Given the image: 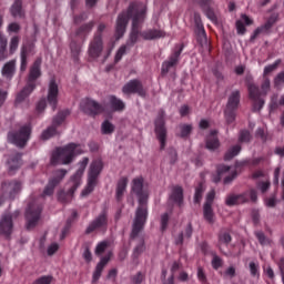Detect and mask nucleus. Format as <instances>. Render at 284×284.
<instances>
[{
	"label": "nucleus",
	"mask_w": 284,
	"mask_h": 284,
	"mask_svg": "<svg viewBox=\"0 0 284 284\" xmlns=\"http://www.w3.org/2000/svg\"><path fill=\"white\" fill-rule=\"evenodd\" d=\"M132 19V31L130 34V39L128 45H134L139 38L142 37L145 41H154V39H163L165 33L160 29H149L142 33H139V28H141V23L145 21V7L132 4L129 7L128 11L119 14L116 24H115V36L116 39H121L125 34V28H128V21Z\"/></svg>",
	"instance_id": "nucleus-1"
},
{
	"label": "nucleus",
	"mask_w": 284,
	"mask_h": 284,
	"mask_svg": "<svg viewBox=\"0 0 284 284\" xmlns=\"http://www.w3.org/2000/svg\"><path fill=\"white\" fill-rule=\"evenodd\" d=\"M132 192L138 196L139 207L135 212V219L133 221V229L131 236L136 239L148 221V196H150V191L143 185V178H136L133 180Z\"/></svg>",
	"instance_id": "nucleus-2"
},
{
	"label": "nucleus",
	"mask_w": 284,
	"mask_h": 284,
	"mask_svg": "<svg viewBox=\"0 0 284 284\" xmlns=\"http://www.w3.org/2000/svg\"><path fill=\"white\" fill-rule=\"evenodd\" d=\"M83 154V145L81 144H68L63 148L57 149L51 155L52 165H70L74 161V156Z\"/></svg>",
	"instance_id": "nucleus-3"
},
{
	"label": "nucleus",
	"mask_w": 284,
	"mask_h": 284,
	"mask_svg": "<svg viewBox=\"0 0 284 284\" xmlns=\"http://www.w3.org/2000/svg\"><path fill=\"white\" fill-rule=\"evenodd\" d=\"M88 163H90V159L83 158L79 163H78V169L77 172L71 176L69 181V192L67 193H60L58 199L60 201H68V199H72V195L74 192H77V189L81 186L82 180L83 179V173L85 172V168H88Z\"/></svg>",
	"instance_id": "nucleus-4"
},
{
	"label": "nucleus",
	"mask_w": 284,
	"mask_h": 284,
	"mask_svg": "<svg viewBox=\"0 0 284 284\" xmlns=\"http://www.w3.org/2000/svg\"><path fill=\"white\" fill-rule=\"evenodd\" d=\"M101 172H103V162L101 160L92 161L88 170L87 186L81 192V196H89V194L94 192V189L99 183Z\"/></svg>",
	"instance_id": "nucleus-5"
},
{
	"label": "nucleus",
	"mask_w": 284,
	"mask_h": 284,
	"mask_svg": "<svg viewBox=\"0 0 284 284\" xmlns=\"http://www.w3.org/2000/svg\"><path fill=\"white\" fill-rule=\"evenodd\" d=\"M270 92V79L264 78L262 85H261V92L258 91V87L254 83L248 84V93L250 98L253 101V108L254 110H261L263 108V104L265 103L261 97L263 94H267Z\"/></svg>",
	"instance_id": "nucleus-6"
},
{
	"label": "nucleus",
	"mask_w": 284,
	"mask_h": 284,
	"mask_svg": "<svg viewBox=\"0 0 284 284\" xmlns=\"http://www.w3.org/2000/svg\"><path fill=\"white\" fill-rule=\"evenodd\" d=\"M41 77V60H37L33 65L31 67L30 74H29V83L28 85L18 94L17 102L21 103V101H24L27 97H30L32 94V91L34 90V82L37 79Z\"/></svg>",
	"instance_id": "nucleus-7"
},
{
	"label": "nucleus",
	"mask_w": 284,
	"mask_h": 284,
	"mask_svg": "<svg viewBox=\"0 0 284 284\" xmlns=\"http://www.w3.org/2000/svg\"><path fill=\"white\" fill-rule=\"evenodd\" d=\"M39 219H41V203L37 200H31L26 211L27 230L37 227Z\"/></svg>",
	"instance_id": "nucleus-8"
},
{
	"label": "nucleus",
	"mask_w": 284,
	"mask_h": 284,
	"mask_svg": "<svg viewBox=\"0 0 284 284\" xmlns=\"http://www.w3.org/2000/svg\"><path fill=\"white\" fill-rule=\"evenodd\" d=\"M256 200H257L256 190L250 189L248 191L241 194L227 195L225 199V204L229 205V207H232L234 205H241L243 203H247V201H252L253 203H256Z\"/></svg>",
	"instance_id": "nucleus-9"
},
{
	"label": "nucleus",
	"mask_w": 284,
	"mask_h": 284,
	"mask_svg": "<svg viewBox=\"0 0 284 284\" xmlns=\"http://www.w3.org/2000/svg\"><path fill=\"white\" fill-rule=\"evenodd\" d=\"M30 132H32L30 125H24L18 132L10 133L8 139L11 143H13V145L23 148V145H26L30 139Z\"/></svg>",
	"instance_id": "nucleus-10"
},
{
	"label": "nucleus",
	"mask_w": 284,
	"mask_h": 284,
	"mask_svg": "<svg viewBox=\"0 0 284 284\" xmlns=\"http://www.w3.org/2000/svg\"><path fill=\"white\" fill-rule=\"evenodd\" d=\"M217 176L214 179L215 183H219L221 179H223L225 185H230V183L236 179V168L227 166L222 164L217 168Z\"/></svg>",
	"instance_id": "nucleus-11"
},
{
	"label": "nucleus",
	"mask_w": 284,
	"mask_h": 284,
	"mask_svg": "<svg viewBox=\"0 0 284 284\" xmlns=\"http://www.w3.org/2000/svg\"><path fill=\"white\" fill-rule=\"evenodd\" d=\"M65 116H68V112L62 111L60 112L54 119H53V125L48 128L41 133L40 139L42 141H48L49 139H52L57 134V128L55 125H61L63 121H65Z\"/></svg>",
	"instance_id": "nucleus-12"
},
{
	"label": "nucleus",
	"mask_w": 284,
	"mask_h": 284,
	"mask_svg": "<svg viewBox=\"0 0 284 284\" xmlns=\"http://www.w3.org/2000/svg\"><path fill=\"white\" fill-rule=\"evenodd\" d=\"M65 174H68L67 170H58L54 172L53 174V179L50 180L49 184L47 185V187L44 189L42 196H52L53 192H54V187H57V185H59L61 183V181H63V179H65Z\"/></svg>",
	"instance_id": "nucleus-13"
},
{
	"label": "nucleus",
	"mask_w": 284,
	"mask_h": 284,
	"mask_svg": "<svg viewBox=\"0 0 284 284\" xmlns=\"http://www.w3.org/2000/svg\"><path fill=\"white\" fill-rule=\"evenodd\" d=\"M80 108L85 114H89L90 116H97V114H101V112H103V106H101L99 102L90 99L82 100Z\"/></svg>",
	"instance_id": "nucleus-14"
},
{
	"label": "nucleus",
	"mask_w": 284,
	"mask_h": 284,
	"mask_svg": "<svg viewBox=\"0 0 284 284\" xmlns=\"http://www.w3.org/2000/svg\"><path fill=\"white\" fill-rule=\"evenodd\" d=\"M155 135L160 142L161 150H164L165 143H166L168 130L165 129V118H163V115H160L155 120Z\"/></svg>",
	"instance_id": "nucleus-15"
},
{
	"label": "nucleus",
	"mask_w": 284,
	"mask_h": 284,
	"mask_svg": "<svg viewBox=\"0 0 284 284\" xmlns=\"http://www.w3.org/2000/svg\"><path fill=\"white\" fill-rule=\"evenodd\" d=\"M123 94H139V97H145L146 91L143 84L139 80H131L122 88Z\"/></svg>",
	"instance_id": "nucleus-16"
},
{
	"label": "nucleus",
	"mask_w": 284,
	"mask_h": 284,
	"mask_svg": "<svg viewBox=\"0 0 284 284\" xmlns=\"http://www.w3.org/2000/svg\"><path fill=\"white\" fill-rule=\"evenodd\" d=\"M108 227V215L105 213H101L98 215L88 226L87 232H103Z\"/></svg>",
	"instance_id": "nucleus-17"
},
{
	"label": "nucleus",
	"mask_w": 284,
	"mask_h": 284,
	"mask_svg": "<svg viewBox=\"0 0 284 284\" xmlns=\"http://www.w3.org/2000/svg\"><path fill=\"white\" fill-rule=\"evenodd\" d=\"M47 101L52 110H57V103H59V84L54 80H51L49 83Z\"/></svg>",
	"instance_id": "nucleus-18"
},
{
	"label": "nucleus",
	"mask_w": 284,
	"mask_h": 284,
	"mask_svg": "<svg viewBox=\"0 0 284 284\" xmlns=\"http://www.w3.org/2000/svg\"><path fill=\"white\" fill-rule=\"evenodd\" d=\"M89 57L91 59H99L103 52V39L101 36H97L89 44Z\"/></svg>",
	"instance_id": "nucleus-19"
},
{
	"label": "nucleus",
	"mask_w": 284,
	"mask_h": 284,
	"mask_svg": "<svg viewBox=\"0 0 284 284\" xmlns=\"http://www.w3.org/2000/svg\"><path fill=\"white\" fill-rule=\"evenodd\" d=\"M3 196H8V199H14L19 192H21V182H4L2 184Z\"/></svg>",
	"instance_id": "nucleus-20"
},
{
	"label": "nucleus",
	"mask_w": 284,
	"mask_h": 284,
	"mask_svg": "<svg viewBox=\"0 0 284 284\" xmlns=\"http://www.w3.org/2000/svg\"><path fill=\"white\" fill-rule=\"evenodd\" d=\"M194 22L197 41H200L201 45H207V36L205 34V28H203V23H201V16L199 13L194 14Z\"/></svg>",
	"instance_id": "nucleus-21"
},
{
	"label": "nucleus",
	"mask_w": 284,
	"mask_h": 284,
	"mask_svg": "<svg viewBox=\"0 0 284 284\" xmlns=\"http://www.w3.org/2000/svg\"><path fill=\"white\" fill-rule=\"evenodd\" d=\"M182 51L183 49L175 51L168 61L163 62L162 74H168V72H170V69L174 68V65L179 63V57H181Z\"/></svg>",
	"instance_id": "nucleus-22"
},
{
	"label": "nucleus",
	"mask_w": 284,
	"mask_h": 284,
	"mask_svg": "<svg viewBox=\"0 0 284 284\" xmlns=\"http://www.w3.org/2000/svg\"><path fill=\"white\" fill-rule=\"evenodd\" d=\"M0 234H12V215H3L0 220Z\"/></svg>",
	"instance_id": "nucleus-23"
},
{
	"label": "nucleus",
	"mask_w": 284,
	"mask_h": 284,
	"mask_svg": "<svg viewBox=\"0 0 284 284\" xmlns=\"http://www.w3.org/2000/svg\"><path fill=\"white\" fill-rule=\"evenodd\" d=\"M110 256H111V254L109 253L106 256L101 258L100 263L97 265L95 271L93 273L92 283H97L99 281V278H101L103 268L110 262Z\"/></svg>",
	"instance_id": "nucleus-24"
},
{
	"label": "nucleus",
	"mask_w": 284,
	"mask_h": 284,
	"mask_svg": "<svg viewBox=\"0 0 284 284\" xmlns=\"http://www.w3.org/2000/svg\"><path fill=\"white\" fill-rule=\"evenodd\" d=\"M170 203L174 205H181L183 203V189L181 186H174L170 195Z\"/></svg>",
	"instance_id": "nucleus-25"
},
{
	"label": "nucleus",
	"mask_w": 284,
	"mask_h": 284,
	"mask_svg": "<svg viewBox=\"0 0 284 284\" xmlns=\"http://www.w3.org/2000/svg\"><path fill=\"white\" fill-rule=\"evenodd\" d=\"M219 148H221V142H219V138H216V131H214L206 138V150L214 152V150H219Z\"/></svg>",
	"instance_id": "nucleus-26"
},
{
	"label": "nucleus",
	"mask_w": 284,
	"mask_h": 284,
	"mask_svg": "<svg viewBox=\"0 0 284 284\" xmlns=\"http://www.w3.org/2000/svg\"><path fill=\"white\" fill-rule=\"evenodd\" d=\"M17 70V60H10L2 68V75L7 79H12L14 77V71Z\"/></svg>",
	"instance_id": "nucleus-27"
},
{
	"label": "nucleus",
	"mask_w": 284,
	"mask_h": 284,
	"mask_svg": "<svg viewBox=\"0 0 284 284\" xmlns=\"http://www.w3.org/2000/svg\"><path fill=\"white\" fill-rule=\"evenodd\" d=\"M8 59V38L0 32V61Z\"/></svg>",
	"instance_id": "nucleus-28"
},
{
	"label": "nucleus",
	"mask_w": 284,
	"mask_h": 284,
	"mask_svg": "<svg viewBox=\"0 0 284 284\" xmlns=\"http://www.w3.org/2000/svg\"><path fill=\"white\" fill-rule=\"evenodd\" d=\"M109 103L111 108L114 110V112H123V110H125V103L122 102L121 99H118L114 95H111L109 98Z\"/></svg>",
	"instance_id": "nucleus-29"
},
{
	"label": "nucleus",
	"mask_w": 284,
	"mask_h": 284,
	"mask_svg": "<svg viewBox=\"0 0 284 284\" xmlns=\"http://www.w3.org/2000/svg\"><path fill=\"white\" fill-rule=\"evenodd\" d=\"M240 99H241V93H239V91H233L229 98L226 109L229 110L237 109Z\"/></svg>",
	"instance_id": "nucleus-30"
},
{
	"label": "nucleus",
	"mask_w": 284,
	"mask_h": 284,
	"mask_svg": "<svg viewBox=\"0 0 284 284\" xmlns=\"http://www.w3.org/2000/svg\"><path fill=\"white\" fill-rule=\"evenodd\" d=\"M128 187V178H122L118 182V187H116V199H121L123 194H125V189Z\"/></svg>",
	"instance_id": "nucleus-31"
},
{
	"label": "nucleus",
	"mask_w": 284,
	"mask_h": 284,
	"mask_svg": "<svg viewBox=\"0 0 284 284\" xmlns=\"http://www.w3.org/2000/svg\"><path fill=\"white\" fill-rule=\"evenodd\" d=\"M203 214L207 223H212L214 221V211L212 210V204H204Z\"/></svg>",
	"instance_id": "nucleus-32"
},
{
	"label": "nucleus",
	"mask_w": 284,
	"mask_h": 284,
	"mask_svg": "<svg viewBox=\"0 0 284 284\" xmlns=\"http://www.w3.org/2000/svg\"><path fill=\"white\" fill-rule=\"evenodd\" d=\"M190 236H192V226L187 225L185 231L178 235L175 240L176 245H181V243H183V239H190Z\"/></svg>",
	"instance_id": "nucleus-33"
},
{
	"label": "nucleus",
	"mask_w": 284,
	"mask_h": 284,
	"mask_svg": "<svg viewBox=\"0 0 284 284\" xmlns=\"http://www.w3.org/2000/svg\"><path fill=\"white\" fill-rule=\"evenodd\" d=\"M11 14L13 17H23V10L21 9L20 0H16L11 7Z\"/></svg>",
	"instance_id": "nucleus-34"
},
{
	"label": "nucleus",
	"mask_w": 284,
	"mask_h": 284,
	"mask_svg": "<svg viewBox=\"0 0 284 284\" xmlns=\"http://www.w3.org/2000/svg\"><path fill=\"white\" fill-rule=\"evenodd\" d=\"M241 152V145H234L230 148L225 154L226 161H230V159H234V156H239Z\"/></svg>",
	"instance_id": "nucleus-35"
},
{
	"label": "nucleus",
	"mask_w": 284,
	"mask_h": 284,
	"mask_svg": "<svg viewBox=\"0 0 284 284\" xmlns=\"http://www.w3.org/2000/svg\"><path fill=\"white\" fill-rule=\"evenodd\" d=\"M232 243V236L229 233H221L219 237L220 250H223V245H229Z\"/></svg>",
	"instance_id": "nucleus-36"
},
{
	"label": "nucleus",
	"mask_w": 284,
	"mask_h": 284,
	"mask_svg": "<svg viewBox=\"0 0 284 284\" xmlns=\"http://www.w3.org/2000/svg\"><path fill=\"white\" fill-rule=\"evenodd\" d=\"M144 252H145V243L143 242V240H140L136 246L134 247L133 257L139 258V256H141V254H143Z\"/></svg>",
	"instance_id": "nucleus-37"
},
{
	"label": "nucleus",
	"mask_w": 284,
	"mask_h": 284,
	"mask_svg": "<svg viewBox=\"0 0 284 284\" xmlns=\"http://www.w3.org/2000/svg\"><path fill=\"white\" fill-rule=\"evenodd\" d=\"M102 134H112L114 132V124L105 120L101 125Z\"/></svg>",
	"instance_id": "nucleus-38"
},
{
	"label": "nucleus",
	"mask_w": 284,
	"mask_h": 284,
	"mask_svg": "<svg viewBox=\"0 0 284 284\" xmlns=\"http://www.w3.org/2000/svg\"><path fill=\"white\" fill-rule=\"evenodd\" d=\"M28 51L26 48L21 49V64H20V71L26 72V69L28 68Z\"/></svg>",
	"instance_id": "nucleus-39"
},
{
	"label": "nucleus",
	"mask_w": 284,
	"mask_h": 284,
	"mask_svg": "<svg viewBox=\"0 0 284 284\" xmlns=\"http://www.w3.org/2000/svg\"><path fill=\"white\" fill-rule=\"evenodd\" d=\"M17 48H19V37L14 36L10 39L9 42L10 54H14L17 52Z\"/></svg>",
	"instance_id": "nucleus-40"
},
{
	"label": "nucleus",
	"mask_w": 284,
	"mask_h": 284,
	"mask_svg": "<svg viewBox=\"0 0 284 284\" xmlns=\"http://www.w3.org/2000/svg\"><path fill=\"white\" fill-rule=\"evenodd\" d=\"M180 130V136L185 138L189 136L190 132H192V125L190 124H182L179 126Z\"/></svg>",
	"instance_id": "nucleus-41"
},
{
	"label": "nucleus",
	"mask_w": 284,
	"mask_h": 284,
	"mask_svg": "<svg viewBox=\"0 0 284 284\" xmlns=\"http://www.w3.org/2000/svg\"><path fill=\"white\" fill-rule=\"evenodd\" d=\"M224 116L227 123H234V119H236V114H234V109H225Z\"/></svg>",
	"instance_id": "nucleus-42"
},
{
	"label": "nucleus",
	"mask_w": 284,
	"mask_h": 284,
	"mask_svg": "<svg viewBox=\"0 0 284 284\" xmlns=\"http://www.w3.org/2000/svg\"><path fill=\"white\" fill-rule=\"evenodd\" d=\"M278 63H281V61H276L275 63L265 67L264 73H263L264 78L270 77V74H272V72H274V70H276V68H278Z\"/></svg>",
	"instance_id": "nucleus-43"
},
{
	"label": "nucleus",
	"mask_w": 284,
	"mask_h": 284,
	"mask_svg": "<svg viewBox=\"0 0 284 284\" xmlns=\"http://www.w3.org/2000/svg\"><path fill=\"white\" fill-rule=\"evenodd\" d=\"M52 281H54V278L50 275H44L41 276L39 278H37L33 284H52Z\"/></svg>",
	"instance_id": "nucleus-44"
},
{
	"label": "nucleus",
	"mask_w": 284,
	"mask_h": 284,
	"mask_svg": "<svg viewBox=\"0 0 284 284\" xmlns=\"http://www.w3.org/2000/svg\"><path fill=\"white\" fill-rule=\"evenodd\" d=\"M170 222V214L164 213L161 215L160 223H161V230L165 231L168 230V223Z\"/></svg>",
	"instance_id": "nucleus-45"
},
{
	"label": "nucleus",
	"mask_w": 284,
	"mask_h": 284,
	"mask_svg": "<svg viewBox=\"0 0 284 284\" xmlns=\"http://www.w3.org/2000/svg\"><path fill=\"white\" fill-rule=\"evenodd\" d=\"M202 196H203V186H202V184H200V185L195 189L194 203H201Z\"/></svg>",
	"instance_id": "nucleus-46"
},
{
	"label": "nucleus",
	"mask_w": 284,
	"mask_h": 284,
	"mask_svg": "<svg viewBox=\"0 0 284 284\" xmlns=\"http://www.w3.org/2000/svg\"><path fill=\"white\" fill-rule=\"evenodd\" d=\"M9 170H18V168H21V161L19 158L12 159L11 161L8 162Z\"/></svg>",
	"instance_id": "nucleus-47"
},
{
	"label": "nucleus",
	"mask_w": 284,
	"mask_h": 284,
	"mask_svg": "<svg viewBox=\"0 0 284 284\" xmlns=\"http://www.w3.org/2000/svg\"><path fill=\"white\" fill-rule=\"evenodd\" d=\"M105 250H108V242H101L95 247V254H98V256H100V254H103V252H105Z\"/></svg>",
	"instance_id": "nucleus-48"
},
{
	"label": "nucleus",
	"mask_w": 284,
	"mask_h": 284,
	"mask_svg": "<svg viewBox=\"0 0 284 284\" xmlns=\"http://www.w3.org/2000/svg\"><path fill=\"white\" fill-rule=\"evenodd\" d=\"M251 135L247 131H242L239 138L240 143H247L250 142Z\"/></svg>",
	"instance_id": "nucleus-49"
},
{
	"label": "nucleus",
	"mask_w": 284,
	"mask_h": 284,
	"mask_svg": "<svg viewBox=\"0 0 284 284\" xmlns=\"http://www.w3.org/2000/svg\"><path fill=\"white\" fill-rule=\"evenodd\" d=\"M277 19H278V16L273 14V16L267 20V22L264 24V27H263L264 30H270V28L272 27V24H273V23H276Z\"/></svg>",
	"instance_id": "nucleus-50"
},
{
	"label": "nucleus",
	"mask_w": 284,
	"mask_h": 284,
	"mask_svg": "<svg viewBox=\"0 0 284 284\" xmlns=\"http://www.w3.org/2000/svg\"><path fill=\"white\" fill-rule=\"evenodd\" d=\"M224 276H226V278H234L236 276V268L234 266H230L226 268Z\"/></svg>",
	"instance_id": "nucleus-51"
},
{
	"label": "nucleus",
	"mask_w": 284,
	"mask_h": 284,
	"mask_svg": "<svg viewBox=\"0 0 284 284\" xmlns=\"http://www.w3.org/2000/svg\"><path fill=\"white\" fill-rule=\"evenodd\" d=\"M248 267H250L251 275L257 277L258 276V264L251 262Z\"/></svg>",
	"instance_id": "nucleus-52"
},
{
	"label": "nucleus",
	"mask_w": 284,
	"mask_h": 284,
	"mask_svg": "<svg viewBox=\"0 0 284 284\" xmlns=\"http://www.w3.org/2000/svg\"><path fill=\"white\" fill-rule=\"evenodd\" d=\"M45 108H47L45 99L40 100L37 104L38 114H42V112H44Z\"/></svg>",
	"instance_id": "nucleus-53"
},
{
	"label": "nucleus",
	"mask_w": 284,
	"mask_h": 284,
	"mask_svg": "<svg viewBox=\"0 0 284 284\" xmlns=\"http://www.w3.org/2000/svg\"><path fill=\"white\" fill-rule=\"evenodd\" d=\"M48 255L52 256L53 254H57V252H59V244L57 243H52L49 247H48Z\"/></svg>",
	"instance_id": "nucleus-54"
},
{
	"label": "nucleus",
	"mask_w": 284,
	"mask_h": 284,
	"mask_svg": "<svg viewBox=\"0 0 284 284\" xmlns=\"http://www.w3.org/2000/svg\"><path fill=\"white\" fill-rule=\"evenodd\" d=\"M125 50H126V47L125 45H122L120 47V49L118 50L116 54H115V61H121V59H123V54H125Z\"/></svg>",
	"instance_id": "nucleus-55"
},
{
	"label": "nucleus",
	"mask_w": 284,
	"mask_h": 284,
	"mask_svg": "<svg viewBox=\"0 0 284 284\" xmlns=\"http://www.w3.org/2000/svg\"><path fill=\"white\" fill-rule=\"evenodd\" d=\"M214 196H216V194L214 193V191H211L206 196V202L204 205H213Z\"/></svg>",
	"instance_id": "nucleus-56"
},
{
	"label": "nucleus",
	"mask_w": 284,
	"mask_h": 284,
	"mask_svg": "<svg viewBox=\"0 0 284 284\" xmlns=\"http://www.w3.org/2000/svg\"><path fill=\"white\" fill-rule=\"evenodd\" d=\"M256 239H258L260 243L262 245H265V243H267V240L265 239V234H263V232L258 231L255 233Z\"/></svg>",
	"instance_id": "nucleus-57"
},
{
	"label": "nucleus",
	"mask_w": 284,
	"mask_h": 284,
	"mask_svg": "<svg viewBox=\"0 0 284 284\" xmlns=\"http://www.w3.org/2000/svg\"><path fill=\"white\" fill-rule=\"evenodd\" d=\"M237 34H243L245 32V26H243V21L239 20L236 22Z\"/></svg>",
	"instance_id": "nucleus-58"
},
{
	"label": "nucleus",
	"mask_w": 284,
	"mask_h": 284,
	"mask_svg": "<svg viewBox=\"0 0 284 284\" xmlns=\"http://www.w3.org/2000/svg\"><path fill=\"white\" fill-rule=\"evenodd\" d=\"M206 17H207V19L213 21V23L217 22L216 13H214V11H212V10L206 11Z\"/></svg>",
	"instance_id": "nucleus-59"
},
{
	"label": "nucleus",
	"mask_w": 284,
	"mask_h": 284,
	"mask_svg": "<svg viewBox=\"0 0 284 284\" xmlns=\"http://www.w3.org/2000/svg\"><path fill=\"white\" fill-rule=\"evenodd\" d=\"M257 187L261 190V192L265 193L270 190V182H262Z\"/></svg>",
	"instance_id": "nucleus-60"
},
{
	"label": "nucleus",
	"mask_w": 284,
	"mask_h": 284,
	"mask_svg": "<svg viewBox=\"0 0 284 284\" xmlns=\"http://www.w3.org/2000/svg\"><path fill=\"white\" fill-rule=\"evenodd\" d=\"M222 265V262L219 257H213L212 260V266L214 267V270H219V267Z\"/></svg>",
	"instance_id": "nucleus-61"
},
{
	"label": "nucleus",
	"mask_w": 284,
	"mask_h": 284,
	"mask_svg": "<svg viewBox=\"0 0 284 284\" xmlns=\"http://www.w3.org/2000/svg\"><path fill=\"white\" fill-rule=\"evenodd\" d=\"M282 83H284V72L280 73L276 78H275V85H281Z\"/></svg>",
	"instance_id": "nucleus-62"
},
{
	"label": "nucleus",
	"mask_w": 284,
	"mask_h": 284,
	"mask_svg": "<svg viewBox=\"0 0 284 284\" xmlns=\"http://www.w3.org/2000/svg\"><path fill=\"white\" fill-rule=\"evenodd\" d=\"M18 30H20V27H19L18 23H11V24H9V27H8V31H9V32H17Z\"/></svg>",
	"instance_id": "nucleus-63"
},
{
	"label": "nucleus",
	"mask_w": 284,
	"mask_h": 284,
	"mask_svg": "<svg viewBox=\"0 0 284 284\" xmlns=\"http://www.w3.org/2000/svg\"><path fill=\"white\" fill-rule=\"evenodd\" d=\"M267 207H274L276 205V199L271 197L265 201Z\"/></svg>",
	"instance_id": "nucleus-64"
}]
</instances>
